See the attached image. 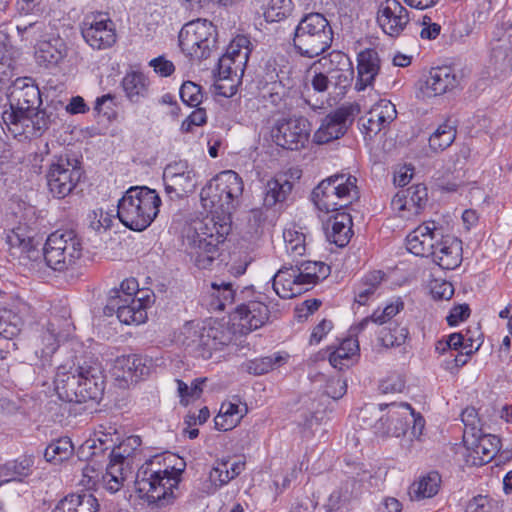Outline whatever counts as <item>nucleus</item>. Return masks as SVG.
<instances>
[{"label":"nucleus","mask_w":512,"mask_h":512,"mask_svg":"<svg viewBox=\"0 0 512 512\" xmlns=\"http://www.w3.org/2000/svg\"><path fill=\"white\" fill-rule=\"evenodd\" d=\"M286 252L292 257L302 256L306 252V237L303 233L293 229L283 232Z\"/></svg>","instance_id":"nucleus-55"},{"label":"nucleus","mask_w":512,"mask_h":512,"mask_svg":"<svg viewBox=\"0 0 512 512\" xmlns=\"http://www.w3.org/2000/svg\"><path fill=\"white\" fill-rule=\"evenodd\" d=\"M360 112L357 103L345 104L330 112L322 119L314 133V142L325 144L344 136Z\"/></svg>","instance_id":"nucleus-12"},{"label":"nucleus","mask_w":512,"mask_h":512,"mask_svg":"<svg viewBox=\"0 0 512 512\" xmlns=\"http://www.w3.org/2000/svg\"><path fill=\"white\" fill-rule=\"evenodd\" d=\"M72 445L68 440H58L45 449L44 456L48 461H62L71 453Z\"/></svg>","instance_id":"nucleus-64"},{"label":"nucleus","mask_w":512,"mask_h":512,"mask_svg":"<svg viewBox=\"0 0 512 512\" xmlns=\"http://www.w3.org/2000/svg\"><path fill=\"white\" fill-rule=\"evenodd\" d=\"M242 178L232 170H225L212 178L202 188L200 197L205 208L231 215L238 207L243 194Z\"/></svg>","instance_id":"nucleus-5"},{"label":"nucleus","mask_w":512,"mask_h":512,"mask_svg":"<svg viewBox=\"0 0 512 512\" xmlns=\"http://www.w3.org/2000/svg\"><path fill=\"white\" fill-rule=\"evenodd\" d=\"M126 97L132 103H139L148 93V80L141 72L127 73L122 80Z\"/></svg>","instance_id":"nucleus-43"},{"label":"nucleus","mask_w":512,"mask_h":512,"mask_svg":"<svg viewBox=\"0 0 512 512\" xmlns=\"http://www.w3.org/2000/svg\"><path fill=\"white\" fill-rule=\"evenodd\" d=\"M179 94L182 102L190 107H198L204 97L201 86L192 81L184 82L180 87Z\"/></svg>","instance_id":"nucleus-61"},{"label":"nucleus","mask_w":512,"mask_h":512,"mask_svg":"<svg viewBox=\"0 0 512 512\" xmlns=\"http://www.w3.org/2000/svg\"><path fill=\"white\" fill-rule=\"evenodd\" d=\"M410 21L408 10L398 0H384L377 12V22L387 35L399 36Z\"/></svg>","instance_id":"nucleus-19"},{"label":"nucleus","mask_w":512,"mask_h":512,"mask_svg":"<svg viewBox=\"0 0 512 512\" xmlns=\"http://www.w3.org/2000/svg\"><path fill=\"white\" fill-rule=\"evenodd\" d=\"M67 53V46L64 40L59 36H53L49 39L41 40L37 44L35 57L40 65H57Z\"/></svg>","instance_id":"nucleus-34"},{"label":"nucleus","mask_w":512,"mask_h":512,"mask_svg":"<svg viewBox=\"0 0 512 512\" xmlns=\"http://www.w3.org/2000/svg\"><path fill=\"white\" fill-rule=\"evenodd\" d=\"M80 30L85 42L95 50L108 49L117 41L115 23L104 12L85 15Z\"/></svg>","instance_id":"nucleus-11"},{"label":"nucleus","mask_w":512,"mask_h":512,"mask_svg":"<svg viewBox=\"0 0 512 512\" xmlns=\"http://www.w3.org/2000/svg\"><path fill=\"white\" fill-rule=\"evenodd\" d=\"M284 360L281 356H275V357H263L259 359H254L249 361L246 364V370L250 374L254 375H262L265 373H268L269 371L273 370L275 367L280 366L282 361Z\"/></svg>","instance_id":"nucleus-60"},{"label":"nucleus","mask_w":512,"mask_h":512,"mask_svg":"<svg viewBox=\"0 0 512 512\" xmlns=\"http://www.w3.org/2000/svg\"><path fill=\"white\" fill-rule=\"evenodd\" d=\"M9 109L27 111L38 108L41 103V93L31 77H18L9 86Z\"/></svg>","instance_id":"nucleus-18"},{"label":"nucleus","mask_w":512,"mask_h":512,"mask_svg":"<svg viewBox=\"0 0 512 512\" xmlns=\"http://www.w3.org/2000/svg\"><path fill=\"white\" fill-rule=\"evenodd\" d=\"M107 452L109 453L110 449H101L96 440L89 438L79 447L77 455L82 461L99 463L98 458H105Z\"/></svg>","instance_id":"nucleus-58"},{"label":"nucleus","mask_w":512,"mask_h":512,"mask_svg":"<svg viewBox=\"0 0 512 512\" xmlns=\"http://www.w3.org/2000/svg\"><path fill=\"white\" fill-rule=\"evenodd\" d=\"M31 472V460L21 459L15 461H9L0 466V485L12 482L22 481L24 477H27Z\"/></svg>","instance_id":"nucleus-47"},{"label":"nucleus","mask_w":512,"mask_h":512,"mask_svg":"<svg viewBox=\"0 0 512 512\" xmlns=\"http://www.w3.org/2000/svg\"><path fill=\"white\" fill-rule=\"evenodd\" d=\"M165 191L171 198H182L197 186L195 170L186 161L168 164L163 172Z\"/></svg>","instance_id":"nucleus-14"},{"label":"nucleus","mask_w":512,"mask_h":512,"mask_svg":"<svg viewBox=\"0 0 512 512\" xmlns=\"http://www.w3.org/2000/svg\"><path fill=\"white\" fill-rule=\"evenodd\" d=\"M160 205L161 199L154 189L133 186L119 199L117 216L130 230L144 231L157 217Z\"/></svg>","instance_id":"nucleus-2"},{"label":"nucleus","mask_w":512,"mask_h":512,"mask_svg":"<svg viewBox=\"0 0 512 512\" xmlns=\"http://www.w3.org/2000/svg\"><path fill=\"white\" fill-rule=\"evenodd\" d=\"M292 190V183L285 177L272 178L264 187V205L268 208L284 202Z\"/></svg>","instance_id":"nucleus-42"},{"label":"nucleus","mask_w":512,"mask_h":512,"mask_svg":"<svg viewBox=\"0 0 512 512\" xmlns=\"http://www.w3.org/2000/svg\"><path fill=\"white\" fill-rule=\"evenodd\" d=\"M246 408L242 409L237 403L223 402L214 422L218 430L228 431L236 427L241 421Z\"/></svg>","instance_id":"nucleus-45"},{"label":"nucleus","mask_w":512,"mask_h":512,"mask_svg":"<svg viewBox=\"0 0 512 512\" xmlns=\"http://www.w3.org/2000/svg\"><path fill=\"white\" fill-rule=\"evenodd\" d=\"M433 261L444 270H453L462 262V242L452 236H443L435 246Z\"/></svg>","instance_id":"nucleus-25"},{"label":"nucleus","mask_w":512,"mask_h":512,"mask_svg":"<svg viewBox=\"0 0 512 512\" xmlns=\"http://www.w3.org/2000/svg\"><path fill=\"white\" fill-rule=\"evenodd\" d=\"M427 201V188L423 184H417L398 191L392 198L391 206L399 217L409 220L424 210Z\"/></svg>","instance_id":"nucleus-17"},{"label":"nucleus","mask_w":512,"mask_h":512,"mask_svg":"<svg viewBox=\"0 0 512 512\" xmlns=\"http://www.w3.org/2000/svg\"><path fill=\"white\" fill-rule=\"evenodd\" d=\"M475 438L472 445V463L481 466L489 463L500 450L501 440L498 436L492 434H482L481 432Z\"/></svg>","instance_id":"nucleus-36"},{"label":"nucleus","mask_w":512,"mask_h":512,"mask_svg":"<svg viewBox=\"0 0 512 512\" xmlns=\"http://www.w3.org/2000/svg\"><path fill=\"white\" fill-rule=\"evenodd\" d=\"M461 420L465 426L464 438L468 434H471V436H477L478 433L482 432L481 420L474 407L465 408L462 411Z\"/></svg>","instance_id":"nucleus-63"},{"label":"nucleus","mask_w":512,"mask_h":512,"mask_svg":"<svg viewBox=\"0 0 512 512\" xmlns=\"http://www.w3.org/2000/svg\"><path fill=\"white\" fill-rule=\"evenodd\" d=\"M460 83L458 74L448 66L432 68L426 80V90L429 96L447 93Z\"/></svg>","instance_id":"nucleus-30"},{"label":"nucleus","mask_w":512,"mask_h":512,"mask_svg":"<svg viewBox=\"0 0 512 512\" xmlns=\"http://www.w3.org/2000/svg\"><path fill=\"white\" fill-rule=\"evenodd\" d=\"M456 138V126L447 120L433 132L429 138V147L434 152H441L447 149Z\"/></svg>","instance_id":"nucleus-48"},{"label":"nucleus","mask_w":512,"mask_h":512,"mask_svg":"<svg viewBox=\"0 0 512 512\" xmlns=\"http://www.w3.org/2000/svg\"><path fill=\"white\" fill-rule=\"evenodd\" d=\"M83 171L77 160L59 157L50 164L47 185L50 193L58 199L70 195L82 177Z\"/></svg>","instance_id":"nucleus-10"},{"label":"nucleus","mask_w":512,"mask_h":512,"mask_svg":"<svg viewBox=\"0 0 512 512\" xmlns=\"http://www.w3.org/2000/svg\"><path fill=\"white\" fill-rule=\"evenodd\" d=\"M81 379L79 368L75 372H70L65 366L58 367L54 386L59 399L70 403H81L79 395Z\"/></svg>","instance_id":"nucleus-28"},{"label":"nucleus","mask_w":512,"mask_h":512,"mask_svg":"<svg viewBox=\"0 0 512 512\" xmlns=\"http://www.w3.org/2000/svg\"><path fill=\"white\" fill-rule=\"evenodd\" d=\"M331 187H335L334 196L339 203H344V208L358 197L357 178L350 174H334L328 177Z\"/></svg>","instance_id":"nucleus-37"},{"label":"nucleus","mask_w":512,"mask_h":512,"mask_svg":"<svg viewBox=\"0 0 512 512\" xmlns=\"http://www.w3.org/2000/svg\"><path fill=\"white\" fill-rule=\"evenodd\" d=\"M42 254L49 268L58 272L67 271L82 257V238L72 229L56 230L47 237Z\"/></svg>","instance_id":"nucleus-6"},{"label":"nucleus","mask_w":512,"mask_h":512,"mask_svg":"<svg viewBox=\"0 0 512 512\" xmlns=\"http://www.w3.org/2000/svg\"><path fill=\"white\" fill-rule=\"evenodd\" d=\"M332 41V27L321 13L304 15L294 29L293 46L304 57L321 55L331 47Z\"/></svg>","instance_id":"nucleus-3"},{"label":"nucleus","mask_w":512,"mask_h":512,"mask_svg":"<svg viewBox=\"0 0 512 512\" xmlns=\"http://www.w3.org/2000/svg\"><path fill=\"white\" fill-rule=\"evenodd\" d=\"M143 295H148L145 291L139 290L138 281L135 278H128L121 282L119 288H114L110 291L109 296H120V299L139 298Z\"/></svg>","instance_id":"nucleus-62"},{"label":"nucleus","mask_w":512,"mask_h":512,"mask_svg":"<svg viewBox=\"0 0 512 512\" xmlns=\"http://www.w3.org/2000/svg\"><path fill=\"white\" fill-rule=\"evenodd\" d=\"M35 235V231L26 225H19L8 231L6 244L10 255L20 262L38 259L40 242L35 238Z\"/></svg>","instance_id":"nucleus-15"},{"label":"nucleus","mask_w":512,"mask_h":512,"mask_svg":"<svg viewBox=\"0 0 512 512\" xmlns=\"http://www.w3.org/2000/svg\"><path fill=\"white\" fill-rule=\"evenodd\" d=\"M311 134V123L303 116L277 119L271 136L279 147L297 151L305 147Z\"/></svg>","instance_id":"nucleus-9"},{"label":"nucleus","mask_w":512,"mask_h":512,"mask_svg":"<svg viewBox=\"0 0 512 512\" xmlns=\"http://www.w3.org/2000/svg\"><path fill=\"white\" fill-rule=\"evenodd\" d=\"M228 464L229 461H223L211 469L208 480L203 483V491L207 494L214 493L219 487L233 479L228 472Z\"/></svg>","instance_id":"nucleus-51"},{"label":"nucleus","mask_w":512,"mask_h":512,"mask_svg":"<svg viewBox=\"0 0 512 512\" xmlns=\"http://www.w3.org/2000/svg\"><path fill=\"white\" fill-rule=\"evenodd\" d=\"M289 89L281 82L274 81L263 90V98L279 110L286 108Z\"/></svg>","instance_id":"nucleus-54"},{"label":"nucleus","mask_w":512,"mask_h":512,"mask_svg":"<svg viewBox=\"0 0 512 512\" xmlns=\"http://www.w3.org/2000/svg\"><path fill=\"white\" fill-rule=\"evenodd\" d=\"M357 81L355 87L358 91L372 85L380 71V58L374 49H365L357 56Z\"/></svg>","instance_id":"nucleus-29"},{"label":"nucleus","mask_w":512,"mask_h":512,"mask_svg":"<svg viewBox=\"0 0 512 512\" xmlns=\"http://www.w3.org/2000/svg\"><path fill=\"white\" fill-rule=\"evenodd\" d=\"M216 27L206 19L186 23L179 32V46L191 60H202L210 56L216 43Z\"/></svg>","instance_id":"nucleus-8"},{"label":"nucleus","mask_w":512,"mask_h":512,"mask_svg":"<svg viewBox=\"0 0 512 512\" xmlns=\"http://www.w3.org/2000/svg\"><path fill=\"white\" fill-rule=\"evenodd\" d=\"M387 409L386 421H390L392 436L399 437L404 435L408 426L413 420V408L408 403H389L379 405H366L361 410L363 421L366 415L377 416L378 412Z\"/></svg>","instance_id":"nucleus-16"},{"label":"nucleus","mask_w":512,"mask_h":512,"mask_svg":"<svg viewBox=\"0 0 512 512\" xmlns=\"http://www.w3.org/2000/svg\"><path fill=\"white\" fill-rule=\"evenodd\" d=\"M141 443L142 441L139 436H130L120 442L119 445L114 443L111 451L107 455L108 457H113V459L125 462L133 455L134 451L140 447Z\"/></svg>","instance_id":"nucleus-56"},{"label":"nucleus","mask_w":512,"mask_h":512,"mask_svg":"<svg viewBox=\"0 0 512 512\" xmlns=\"http://www.w3.org/2000/svg\"><path fill=\"white\" fill-rule=\"evenodd\" d=\"M359 350L357 340L348 338L344 339L340 346L334 350L329 356L330 364L339 370L349 366L351 357Z\"/></svg>","instance_id":"nucleus-50"},{"label":"nucleus","mask_w":512,"mask_h":512,"mask_svg":"<svg viewBox=\"0 0 512 512\" xmlns=\"http://www.w3.org/2000/svg\"><path fill=\"white\" fill-rule=\"evenodd\" d=\"M385 273L380 270L365 274L354 286V300L359 305H366L368 301L380 294Z\"/></svg>","instance_id":"nucleus-35"},{"label":"nucleus","mask_w":512,"mask_h":512,"mask_svg":"<svg viewBox=\"0 0 512 512\" xmlns=\"http://www.w3.org/2000/svg\"><path fill=\"white\" fill-rule=\"evenodd\" d=\"M250 293L251 290L248 287L237 292L231 282L215 281L211 283L207 305L212 311H222L227 305L233 304L236 299L244 300Z\"/></svg>","instance_id":"nucleus-26"},{"label":"nucleus","mask_w":512,"mask_h":512,"mask_svg":"<svg viewBox=\"0 0 512 512\" xmlns=\"http://www.w3.org/2000/svg\"><path fill=\"white\" fill-rule=\"evenodd\" d=\"M354 484V480H347L338 489L333 491L328 499V512L340 510L345 508L346 503L351 499V492L349 488Z\"/></svg>","instance_id":"nucleus-59"},{"label":"nucleus","mask_w":512,"mask_h":512,"mask_svg":"<svg viewBox=\"0 0 512 512\" xmlns=\"http://www.w3.org/2000/svg\"><path fill=\"white\" fill-rule=\"evenodd\" d=\"M74 330L73 323L66 315L52 314L45 324H37L32 336V345L43 365L49 362L57 351L59 343L66 341Z\"/></svg>","instance_id":"nucleus-7"},{"label":"nucleus","mask_w":512,"mask_h":512,"mask_svg":"<svg viewBox=\"0 0 512 512\" xmlns=\"http://www.w3.org/2000/svg\"><path fill=\"white\" fill-rule=\"evenodd\" d=\"M161 456H155L141 466L137 472L136 484L140 492H145L149 503L164 507L173 495V488L179 483L178 473L170 465L164 469L160 465Z\"/></svg>","instance_id":"nucleus-4"},{"label":"nucleus","mask_w":512,"mask_h":512,"mask_svg":"<svg viewBox=\"0 0 512 512\" xmlns=\"http://www.w3.org/2000/svg\"><path fill=\"white\" fill-rule=\"evenodd\" d=\"M32 110L15 111V109H6L2 112L3 130L7 129L14 137L24 136L25 138L35 137L33 121L31 119Z\"/></svg>","instance_id":"nucleus-31"},{"label":"nucleus","mask_w":512,"mask_h":512,"mask_svg":"<svg viewBox=\"0 0 512 512\" xmlns=\"http://www.w3.org/2000/svg\"><path fill=\"white\" fill-rule=\"evenodd\" d=\"M148 362L142 356L128 355L117 359L116 368L123 370L122 377L124 379L130 378L131 381H137L150 373Z\"/></svg>","instance_id":"nucleus-41"},{"label":"nucleus","mask_w":512,"mask_h":512,"mask_svg":"<svg viewBox=\"0 0 512 512\" xmlns=\"http://www.w3.org/2000/svg\"><path fill=\"white\" fill-rule=\"evenodd\" d=\"M109 463L106 467V473L103 477L104 482L106 484V488L110 492H117L120 490L123 485V481L125 479L123 473V465L125 462L120 461L118 459H113V457H108Z\"/></svg>","instance_id":"nucleus-53"},{"label":"nucleus","mask_w":512,"mask_h":512,"mask_svg":"<svg viewBox=\"0 0 512 512\" xmlns=\"http://www.w3.org/2000/svg\"><path fill=\"white\" fill-rule=\"evenodd\" d=\"M268 306L260 300H250L239 304L234 313L233 320L238 321L240 332L248 334L265 325L269 319Z\"/></svg>","instance_id":"nucleus-20"},{"label":"nucleus","mask_w":512,"mask_h":512,"mask_svg":"<svg viewBox=\"0 0 512 512\" xmlns=\"http://www.w3.org/2000/svg\"><path fill=\"white\" fill-rule=\"evenodd\" d=\"M120 296H109L104 307V314L112 316L116 314L121 323L126 325L142 324L147 319V308L151 303L149 295L139 298L120 299Z\"/></svg>","instance_id":"nucleus-13"},{"label":"nucleus","mask_w":512,"mask_h":512,"mask_svg":"<svg viewBox=\"0 0 512 512\" xmlns=\"http://www.w3.org/2000/svg\"><path fill=\"white\" fill-rule=\"evenodd\" d=\"M397 117L395 105L386 99L379 100L371 107L366 116L359 119L362 132L372 137L386 128Z\"/></svg>","instance_id":"nucleus-22"},{"label":"nucleus","mask_w":512,"mask_h":512,"mask_svg":"<svg viewBox=\"0 0 512 512\" xmlns=\"http://www.w3.org/2000/svg\"><path fill=\"white\" fill-rule=\"evenodd\" d=\"M441 477L437 472H430L413 482L409 488V496L413 501H420L435 496L440 488Z\"/></svg>","instance_id":"nucleus-40"},{"label":"nucleus","mask_w":512,"mask_h":512,"mask_svg":"<svg viewBox=\"0 0 512 512\" xmlns=\"http://www.w3.org/2000/svg\"><path fill=\"white\" fill-rule=\"evenodd\" d=\"M211 210V216L194 222L185 234L184 243L195 265L207 269L219 256V245L231 231V215Z\"/></svg>","instance_id":"nucleus-1"},{"label":"nucleus","mask_w":512,"mask_h":512,"mask_svg":"<svg viewBox=\"0 0 512 512\" xmlns=\"http://www.w3.org/2000/svg\"><path fill=\"white\" fill-rule=\"evenodd\" d=\"M335 187H331L328 178L322 180L312 191V200L320 211L335 212L344 208L334 196Z\"/></svg>","instance_id":"nucleus-39"},{"label":"nucleus","mask_w":512,"mask_h":512,"mask_svg":"<svg viewBox=\"0 0 512 512\" xmlns=\"http://www.w3.org/2000/svg\"><path fill=\"white\" fill-rule=\"evenodd\" d=\"M408 329L394 325V327H384L379 332V339L385 347H394L402 345L407 336Z\"/></svg>","instance_id":"nucleus-57"},{"label":"nucleus","mask_w":512,"mask_h":512,"mask_svg":"<svg viewBox=\"0 0 512 512\" xmlns=\"http://www.w3.org/2000/svg\"><path fill=\"white\" fill-rule=\"evenodd\" d=\"M295 268H297L300 279L307 290L311 289L321 279H325L330 272L328 265L316 261H304L297 264Z\"/></svg>","instance_id":"nucleus-44"},{"label":"nucleus","mask_w":512,"mask_h":512,"mask_svg":"<svg viewBox=\"0 0 512 512\" xmlns=\"http://www.w3.org/2000/svg\"><path fill=\"white\" fill-rule=\"evenodd\" d=\"M441 237L442 233L434 222L423 223L407 236V249L417 256H432Z\"/></svg>","instance_id":"nucleus-21"},{"label":"nucleus","mask_w":512,"mask_h":512,"mask_svg":"<svg viewBox=\"0 0 512 512\" xmlns=\"http://www.w3.org/2000/svg\"><path fill=\"white\" fill-rule=\"evenodd\" d=\"M236 63L230 58L228 55H223L220 57L217 65V82L228 80L231 82L229 87V93L227 91H222L225 86L217 83L216 87L220 91V94L224 96H232L236 92V85L240 82L241 77L244 74L245 67H240V70L237 69L235 72Z\"/></svg>","instance_id":"nucleus-38"},{"label":"nucleus","mask_w":512,"mask_h":512,"mask_svg":"<svg viewBox=\"0 0 512 512\" xmlns=\"http://www.w3.org/2000/svg\"><path fill=\"white\" fill-rule=\"evenodd\" d=\"M249 40L245 36H237L229 44L226 53L224 55L230 56V58L236 63L235 72L240 70V67H245L250 49L248 47Z\"/></svg>","instance_id":"nucleus-52"},{"label":"nucleus","mask_w":512,"mask_h":512,"mask_svg":"<svg viewBox=\"0 0 512 512\" xmlns=\"http://www.w3.org/2000/svg\"><path fill=\"white\" fill-rule=\"evenodd\" d=\"M352 218L346 212H337L332 215L326 224L327 239L338 247L346 246L352 235Z\"/></svg>","instance_id":"nucleus-32"},{"label":"nucleus","mask_w":512,"mask_h":512,"mask_svg":"<svg viewBox=\"0 0 512 512\" xmlns=\"http://www.w3.org/2000/svg\"><path fill=\"white\" fill-rule=\"evenodd\" d=\"M404 308V303L400 299H397L395 302H392L385 306L384 309H377L373 312L370 317H366L362 319L353 330L362 331L368 325V323L373 322L378 325H383L389 322L394 316H396L401 310Z\"/></svg>","instance_id":"nucleus-49"},{"label":"nucleus","mask_w":512,"mask_h":512,"mask_svg":"<svg viewBox=\"0 0 512 512\" xmlns=\"http://www.w3.org/2000/svg\"><path fill=\"white\" fill-rule=\"evenodd\" d=\"M295 266L282 267L273 277V289L283 299H291L308 291Z\"/></svg>","instance_id":"nucleus-27"},{"label":"nucleus","mask_w":512,"mask_h":512,"mask_svg":"<svg viewBox=\"0 0 512 512\" xmlns=\"http://www.w3.org/2000/svg\"><path fill=\"white\" fill-rule=\"evenodd\" d=\"M81 388L79 389L80 402L98 401L102 398L105 389L103 372L98 366L79 367Z\"/></svg>","instance_id":"nucleus-24"},{"label":"nucleus","mask_w":512,"mask_h":512,"mask_svg":"<svg viewBox=\"0 0 512 512\" xmlns=\"http://www.w3.org/2000/svg\"><path fill=\"white\" fill-rule=\"evenodd\" d=\"M261 10L267 22H281L291 16L294 4L292 0H262Z\"/></svg>","instance_id":"nucleus-46"},{"label":"nucleus","mask_w":512,"mask_h":512,"mask_svg":"<svg viewBox=\"0 0 512 512\" xmlns=\"http://www.w3.org/2000/svg\"><path fill=\"white\" fill-rule=\"evenodd\" d=\"M27 304L20 299H12L0 307V337L13 339L19 335L23 327L22 314Z\"/></svg>","instance_id":"nucleus-23"},{"label":"nucleus","mask_w":512,"mask_h":512,"mask_svg":"<svg viewBox=\"0 0 512 512\" xmlns=\"http://www.w3.org/2000/svg\"><path fill=\"white\" fill-rule=\"evenodd\" d=\"M489 62L496 72H512V25L505 36L493 44Z\"/></svg>","instance_id":"nucleus-33"}]
</instances>
